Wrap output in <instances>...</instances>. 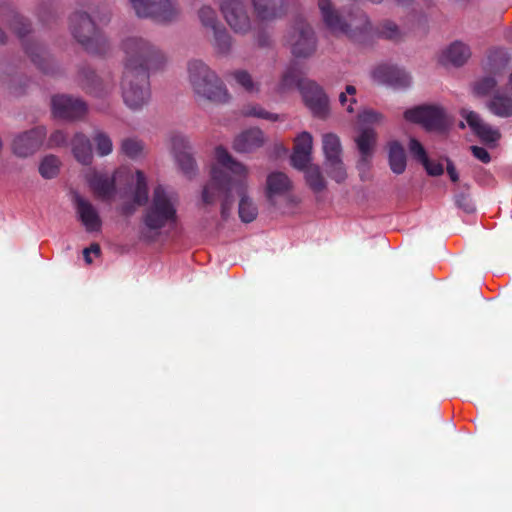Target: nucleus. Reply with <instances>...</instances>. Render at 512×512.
I'll list each match as a JSON object with an SVG mask.
<instances>
[{
	"instance_id": "nucleus-1",
	"label": "nucleus",
	"mask_w": 512,
	"mask_h": 512,
	"mask_svg": "<svg viewBox=\"0 0 512 512\" xmlns=\"http://www.w3.org/2000/svg\"><path fill=\"white\" fill-rule=\"evenodd\" d=\"M215 156L217 163L231 172L235 178L230 177L223 169L213 166L211 169V179L202 192L203 202L210 205L214 204L217 199H221V216L226 220L230 216L234 205L232 195L234 191L239 198V218L244 223L253 222L258 216V207L248 195V168L236 161L221 146L216 148Z\"/></svg>"
},
{
	"instance_id": "nucleus-2",
	"label": "nucleus",
	"mask_w": 512,
	"mask_h": 512,
	"mask_svg": "<svg viewBox=\"0 0 512 512\" xmlns=\"http://www.w3.org/2000/svg\"><path fill=\"white\" fill-rule=\"evenodd\" d=\"M177 196L162 185L154 188L151 201L141 217L139 238L145 242H154L161 230L177 223Z\"/></svg>"
},
{
	"instance_id": "nucleus-3",
	"label": "nucleus",
	"mask_w": 512,
	"mask_h": 512,
	"mask_svg": "<svg viewBox=\"0 0 512 512\" xmlns=\"http://www.w3.org/2000/svg\"><path fill=\"white\" fill-rule=\"evenodd\" d=\"M122 49L125 54L124 71L149 75L151 71H157L166 63L165 54L152 42L140 37L130 36L123 40Z\"/></svg>"
},
{
	"instance_id": "nucleus-4",
	"label": "nucleus",
	"mask_w": 512,
	"mask_h": 512,
	"mask_svg": "<svg viewBox=\"0 0 512 512\" xmlns=\"http://www.w3.org/2000/svg\"><path fill=\"white\" fill-rule=\"evenodd\" d=\"M187 69L189 82L196 95L215 103L228 101L229 94L225 85L205 62L199 59L191 60Z\"/></svg>"
},
{
	"instance_id": "nucleus-5",
	"label": "nucleus",
	"mask_w": 512,
	"mask_h": 512,
	"mask_svg": "<svg viewBox=\"0 0 512 512\" xmlns=\"http://www.w3.org/2000/svg\"><path fill=\"white\" fill-rule=\"evenodd\" d=\"M69 27L74 39L93 54H103L107 50V40L97 29L91 16L83 11L74 12L69 18Z\"/></svg>"
},
{
	"instance_id": "nucleus-6",
	"label": "nucleus",
	"mask_w": 512,
	"mask_h": 512,
	"mask_svg": "<svg viewBox=\"0 0 512 512\" xmlns=\"http://www.w3.org/2000/svg\"><path fill=\"white\" fill-rule=\"evenodd\" d=\"M293 57L309 59L313 57L318 48V38L312 25L303 17H296L285 35Z\"/></svg>"
},
{
	"instance_id": "nucleus-7",
	"label": "nucleus",
	"mask_w": 512,
	"mask_h": 512,
	"mask_svg": "<svg viewBox=\"0 0 512 512\" xmlns=\"http://www.w3.org/2000/svg\"><path fill=\"white\" fill-rule=\"evenodd\" d=\"M122 97L124 103L133 110L142 108L150 98L149 75L123 72Z\"/></svg>"
},
{
	"instance_id": "nucleus-8",
	"label": "nucleus",
	"mask_w": 512,
	"mask_h": 512,
	"mask_svg": "<svg viewBox=\"0 0 512 512\" xmlns=\"http://www.w3.org/2000/svg\"><path fill=\"white\" fill-rule=\"evenodd\" d=\"M129 2L139 18L170 22L179 14L172 0H129Z\"/></svg>"
},
{
	"instance_id": "nucleus-9",
	"label": "nucleus",
	"mask_w": 512,
	"mask_h": 512,
	"mask_svg": "<svg viewBox=\"0 0 512 512\" xmlns=\"http://www.w3.org/2000/svg\"><path fill=\"white\" fill-rule=\"evenodd\" d=\"M322 149L325 155L324 165L327 174L336 182H343L347 173L341 158L342 147L339 137L333 133L323 135Z\"/></svg>"
},
{
	"instance_id": "nucleus-10",
	"label": "nucleus",
	"mask_w": 512,
	"mask_h": 512,
	"mask_svg": "<svg viewBox=\"0 0 512 512\" xmlns=\"http://www.w3.org/2000/svg\"><path fill=\"white\" fill-rule=\"evenodd\" d=\"M508 64L506 53L501 50L493 51L489 54L484 70L489 73L473 84V92L477 96H486L490 94L496 87L497 81L495 76L500 75Z\"/></svg>"
},
{
	"instance_id": "nucleus-11",
	"label": "nucleus",
	"mask_w": 512,
	"mask_h": 512,
	"mask_svg": "<svg viewBox=\"0 0 512 512\" xmlns=\"http://www.w3.org/2000/svg\"><path fill=\"white\" fill-rule=\"evenodd\" d=\"M404 118L412 123L421 124L428 131H443L447 127V118L441 107L421 105L404 112Z\"/></svg>"
},
{
	"instance_id": "nucleus-12",
	"label": "nucleus",
	"mask_w": 512,
	"mask_h": 512,
	"mask_svg": "<svg viewBox=\"0 0 512 512\" xmlns=\"http://www.w3.org/2000/svg\"><path fill=\"white\" fill-rule=\"evenodd\" d=\"M220 10L235 33L245 35L251 30V19L244 0H221Z\"/></svg>"
},
{
	"instance_id": "nucleus-13",
	"label": "nucleus",
	"mask_w": 512,
	"mask_h": 512,
	"mask_svg": "<svg viewBox=\"0 0 512 512\" xmlns=\"http://www.w3.org/2000/svg\"><path fill=\"white\" fill-rule=\"evenodd\" d=\"M47 131L43 126L17 134L11 143L12 153L19 158H27L35 154L43 145Z\"/></svg>"
},
{
	"instance_id": "nucleus-14",
	"label": "nucleus",
	"mask_w": 512,
	"mask_h": 512,
	"mask_svg": "<svg viewBox=\"0 0 512 512\" xmlns=\"http://www.w3.org/2000/svg\"><path fill=\"white\" fill-rule=\"evenodd\" d=\"M306 106L320 118L328 114L329 100L323 88L315 81L309 80L301 85L300 91Z\"/></svg>"
},
{
	"instance_id": "nucleus-15",
	"label": "nucleus",
	"mask_w": 512,
	"mask_h": 512,
	"mask_svg": "<svg viewBox=\"0 0 512 512\" xmlns=\"http://www.w3.org/2000/svg\"><path fill=\"white\" fill-rule=\"evenodd\" d=\"M55 117L62 119H79L87 112V105L79 98L68 95H56L51 100Z\"/></svg>"
},
{
	"instance_id": "nucleus-16",
	"label": "nucleus",
	"mask_w": 512,
	"mask_h": 512,
	"mask_svg": "<svg viewBox=\"0 0 512 512\" xmlns=\"http://www.w3.org/2000/svg\"><path fill=\"white\" fill-rule=\"evenodd\" d=\"M318 7L325 28L334 36H343L347 31L346 22L330 0H318Z\"/></svg>"
},
{
	"instance_id": "nucleus-17",
	"label": "nucleus",
	"mask_w": 512,
	"mask_h": 512,
	"mask_svg": "<svg viewBox=\"0 0 512 512\" xmlns=\"http://www.w3.org/2000/svg\"><path fill=\"white\" fill-rule=\"evenodd\" d=\"M376 81L396 88H405L410 85L411 77L403 69L389 64L379 65L373 71Z\"/></svg>"
},
{
	"instance_id": "nucleus-18",
	"label": "nucleus",
	"mask_w": 512,
	"mask_h": 512,
	"mask_svg": "<svg viewBox=\"0 0 512 512\" xmlns=\"http://www.w3.org/2000/svg\"><path fill=\"white\" fill-rule=\"evenodd\" d=\"M346 26L347 31L343 32V36L358 42L364 41L373 31L368 16L359 9L349 14Z\"/></svg>"
},
{
	"instance_id": "nucleus-19",
	"label": "nucleus",
	"mask_w": 512,
	"mask_h": 512,
	"mask_svg": "<svg viewBox=\"0 0 512 512\" xmlns=\"http://www.w3.org/2000/svg\"><path fill=\"white\" fill-rule=\"evenodd\" d=\"M256 17L261 21H273L284 17L288 0H250Z\"/></svg>"
},
{
	"instance_id": "nucleus-20",
	"label": "nucleus",
	"mask_w": 512,
	"mask_h": 512,
	"mask_svg": "<svg viewBox=\"0 0 512 512\" xmlns=\"http://www.w3.org/2000/svg\"><path fill=\"white\" fill-rule=\"evenodd\" d=\"M171 144L180 169L185 175L192 177L195 172V161L190 153L191 147L187 138L182 135H174Z\"/></svg>"
},
{
	"instance_id": "nucleus-21",
	"label": "nucleus",
	"mask_w": 512,
	"mask_h": 512,
	"mask_svg": "<svg viewBox=\"0 0 512 512\" xmlns=\"http://www.w3.org/2000/svg\"><path fill=\"white\" fill-rule=\"evenodd\" d=\"M74 203L79 220L88 232H97L101 229L102 221L96 208L86 199L76 194Z\"/></svg>"
},
{
	"instance_id": "nucleus-22",
	"label": "nucleus",
	"mask_w": 512,
	"mask_h": 512,
	"mask_svg": "<svg viewBox=\"0 0 512 512\" xmlns=\"http://www.w3.org/2000/svg\"><path fill=\"white\" fill-rule=\"evenodd\" d=\"M461 116L466 120L469 127L481 141L485 143H495L500 139V132L484 123L476 112L462 109Z\"/></svg>"
},
{
	"instance_id": "nucleus-23",
	"label": "nucleus",
	"mask_w": 512,
	"mask_h": 512,
	"mask_svg": "<svg viewBox=\"0 0 512 512\" xmlns=\"http://www.w3.org/2000/svg\"><path fill=\"white\" fill-rule=\"evenodd\" d=\"M292 189V182L283 172H272L267 176L265 195L271 205H276V198L284 196Z\"/></svg>"
},
{
	"instance_id": "nucleus-24",
	"label": "nucleus",
	"mask_w": 512,
	"mask_h": 512,
	"mask_svg": "<svg viewBox=\"0 0 512 512\" xmlns=\"http://www.w3.org/2000/svg\"><path fill=\"white\" fill-rule=\"evenodd\" d=\"M88 182L95 197L103 201L111 200L116 193V179L107 173H95Z\"/></svg>"
},
{
	"instance_id": "nucleus-25",
	"label": "nucleus",
	"mask_w": 512,
	"mask_h": 512,
	"mask_svg": "<svg viewBox=\"0 0 512 512\" xmlns=\"http://www.w3.org/2000/svg\"><path fill=\"white\" fill-rule=\"evenodd\" d=\"M264 142L263 132L258 128H251L235 138L233 148L239 153H250L262 147Z\"/></svg>"
},
{
	"instance_id": "nucleus-26",
	"label": "nucleus",
	"mask_w": 512,
	"mask_h": 512,
	"mask_svg": "<svg viewBox=\"0 0 512 512\" xmlns=\"http://www.w3.org/2000/svg\"><path fill=\"white\" fill-rule=\"evenodd\" d=\"M308 81L302 77V71L297 62H291L283 72L281 79L278 84V91L281 93L291 91L293 89H299L301 91V85Z\"/></svg>"
},
{
	"instance_id": "nucleus-27",
	"label": "nucleus",
	"mask_w": 512,
	"mask_h": 512,
	"mask_svg": "<svg viewBox=\"0 0 512 512\" xmlns=\"http://www.w3.org/2000/svg\"><path fill=\"white\" fill-rule=\"evenodd\" d=\"M80 78L86 92L95 97H103L109 92V86L104 85L95 71L90 67H83L80 70Z\"/></svg>"
},
{
	"instance_id": "nucleus-28",
	"label": "nucleus",
	"mask_w": 512,
	"mask_h": 512,
	"mask_svg": "<svg viewBox=\"0 0 512 512\" xmlns=\"http://www.w3.org/2000/svg\"><path fill=\"white\" fill-rule=\"evenodd\" d=\"M471 56V50L468 45L460 41H455L445 49L442 54V62L450 63L453 66L460 67L464 65Z\"/></svg>"
},
{
	"instance_id": "nucleus-29",
	"label": "nucleus",
	"mask_w": 512,
	"mask_h": 512,
	"mask_svg": "<svg viewBox=\"0 0 512 512\" xmlns=\"http://www.w3.org/2000/svg\"><path fill=\"white\" fill-rule=\"evenodd\" d=\"M388 160L393 173L397 175L404 173L407 157L404 147L398 141H391L389 143Z\"/></svg>"
},
{
	"instance_id": "nucleus-30",
	"label": "nucleus",
	"mask_w": 512,
	"mask_h": 512,
	"mask_svg": "<svg viewBox=\"0 0 512 512\" xmlns=\"http://www.w3.org/2000/svg\"><path fill=\"white\" fill-rule=\"evenodd\" d=\"M72 152L78 162L88 165L92 162V147L90 140L81 133H77L72 140Z\"/></svg>"
},
{
	"instance_id": "nucleus-31",
	"label": "nucleus",
	"mask_w": 512,
	"mask_h": 512,
	"mask_svg": "<svg viewBox=\"0 0 512 512\" xmlns=\"http://www.w3.org/2000/svg\"><path fill=\"white\" fill-rule=\"evenodd\" d=\"M211 41L212 47L218 55L228 56L233 47V38L224 26H221L214 31Z\"/></svg>"
},
{
	"instance_id": "nucleus-32",
	"label": "nucleus",
	"mask_w": 512,
	"mask_h": 512,
	"mask_svg": "<svg viewBox=\"0 0 512 512\" xmlns=\"http://www.w3.org/2000/svg\"><path fill=\"white\" fill-rule=\"evenodd\" d=\"M23 46L31 61L44 73H50V60L44 48L30 42H23Z\"/></svg>"
},
{
	"instance_id": "nucleus-33",
	"label": "nucleus",
	"mask_w": 512,
	"mask_h": 512,
	"mask_svg": "<svg viewBox=\"0 0 512 512\" xmlns=\"http://www.w3.org/2000/svg\"><path fill=\"white\" fill-rule=\"evenodd\" d=\"M487 107L491 113L498 117L507 118L512 116V98L497 91Z\"/></svg>"
},
{
	"instance_id": "nucleus-34",
	"label": "nucleus",
	"mask_w": 512,
	"mask_h": 512,
	"mask_svg": "<svg viewBox=\"0 0 512 512\" xmlns=\"http://www.w3.org/2000/svg\"><path fill=\"white\" fill-rule=\"evenodd\" d=\"M355 141L361 154L360 162L366 163L372 156L373 147L376 142V133L371 128H365L361 131Z\"/></svg>"
},
{
	"instance_id": "nucleus-35",
	"label": "nucleus",
	"mask_w": 512,
	"mask_h": 512,
	"mask_svg": "<svg viewBox=\"0 0 512 512\" xmlns=\"http://www.w3.org/2000/svg\"><path fill=\"white\" fill-rule=\"evenodd\" d=\"M374 34L392 42H399L404 38V32L392 20L386 19L377 24L374 29Z\"/></svg>"
},
{
	"instance_id": "nucleus-36",
	"label": "nucleus",
	"mask_w": 512,
	"mask_h": 512,
	"mask_svg": "<svg viewBox=\"0 0 512 512\" xmlns=\"http://www.w3.org/2000/svg\"><path fill=\"white\" fill-rule=\"evenodd\" d=\"M303 172L306 183L313 192L320 193L326 189V181L318 165L312 164Z\"/></svg>"
},
{
	"instance_id": "nucleus-37",
	"label": "nucleus",
	"mask_w": 512,
	"mask_h": 512,
	"mask_svg": "<svg viewBox=\"0 0 512 512\" xmlns=\"http://www.w3.org/2000/svg\"><path fill=\"white\" fill-rule=\"evenodd\" d=\"M133 200L139 206H143L148 202V185L145 174L137 170L136 171V184L133 191Z\"/></svg>"
},
{
	"instance_id": "nucleus-38",
	"label": "nucleus",
	"mask_w": 512,
	"mask_h": 512,
	"mask_svg": "<svg viewBox=\"0 0 512 512\" xmlns=\"http://www.w3.org/2000/svg\"><path fill=\"white\" fill-rule=\"evenodd\" d=\"M198 18L202 26L211 31L223 26L218 19L216 11L208 5H204L199 9Z\"/></svg>"
},
{
	"instance_id": "nucleus-39",
	"label": "nucleus",
	"mask_w": 512,
	"mask_h": 512,
	"mask_svg": "<svg viewBox=\"0 0 512 512\" xmlns=\"http://www.w3.org/2000/svg\"><path fill=\"white\" fill-rule=\"evenodd\" d=\"M59 159L54 155L45 156L39 166V173L45 179H52L59 172Z\"/></svg>"
},
{
	"instance_id": "nucleus-40",
	"label": "nucleus",
	"mask_w": 512,
	"mask_h": 512,
	"mask_svg": "<svg viewBox=\"0 0 512 512\" xmlns=\"http://www.w3.org/2000/svg\"><path fill=\"white\" fill-rule=\"evenodd\" d=\"M237 84L243 87L247 92H258L259 86L252 79V76L246 70H236L231 73Z\"/></svg>"
},
{
	"instance_id": "nucleus-41",
	"label": "nucleus",
	"mask_w": 512,
	"mask_h": 512,
	"mask_svg": "<svg viewBox=\"0 0 512 512\" xmlns=\"http://www.w3.org/2000/svg\"><path fill=\"white\" fill-rule=\"evenodd\" d=\"M96 145V151L99 156L109 155L113 150L111 138L102 131H97L93 136Z\"/></svg>"
},
{
	"instance_id": "nucleus-42",
	"label": "nucleus",
	"mask_w": 512,
	"mask_h": 512,
	"mask_svg": "<svg viewBox=\"0 0 512 512\" xmlns=\"http://www.w3.org/2000/svg\"><path fill=\"white\" fill-rule=\"evenodd\" d=\"M10 27L21 39H24L31 30L30 22L25 17L18 14L12 17Z\"/></svg>"
},
{
	"instance_id": "nucleus-43",
	"label": "nucleus",
	"mask_w": 512,
	"mask_h": 512,
	"mask_svg": "<svg viewBox=\"0 0 512 512\" xmlns=\"http://www.w3.org/2000/svg\"><path fill=\"white\" fill-rule=\"evenodd\" d=\"M122 152L129 158L135 159L141 155L143 150L142 143L134 138H127L123 140L121 145Z\"/></svg>"
},
{
	"instance_id": "nucleus-44",
	"label": "nucleus",
	"mask_w": 512,
	"mask_h": 512,
	"mask_svg": "<svg viewBox=\"0 0 512 512\" xmlns=\"http://www.w3.org/2000/svg\"><path fill=\"white\" fill-rule=\"evenodd\" d=\"M243 115L257 117V118L266 119V120H270V121H277L279 118L277 114L270 113V112L264 110L259 105H249V106L245 107L243 109Z\"/></svg>"
},
{
	"instance_id": "nucleus-45",
	"label": "nucleus",
	"mask_w": 512,
	"mask_h": 512,
	"mask_svg": "<svg viewBox=\"0 0 512 512\" xmlns=\"http://www.w3.org/2000/svg\"><path fill=\"white\" fill-rule=\"evenodd\" d=\"M312 136L308 132H302L296 139L293 151L311 154L312 152Z\"/></svg>"
},
{
	"instance_id": "nucleus-46",
	"label": "nucleus",
	"mask_w": 512,
	"mask_h": 512,
	"mask_svg": "<svg viewBox=\"0 0 512 512\" xmlns=\"http://www.w3.org/2000/svg\"><path fill=\"white\" fill-rule=\"evenodd\" d=\"M311 161V154L308 153H302V152H295L293 151L291 155V164L294 168L304 171L308 168V166L312 165L310 163Z\"/></svg>"
},
{
	"instance_id": "nucleus-47",
	"label": "nucleus",
	"mask_w": 512,
	"mask_h": 512,
	"mask_svg": "<svg viewBox=\"0 0 512 512\" xmlns=\"http://www.w3.org/2000/svg\"><path fill=\"white\" fill-rule=\"evenodd\" d=\"M409 150L412 156L420 163L427 161V153L423 145L415 138H411L409 142Z\"/></svg>"
},
{
	"instance_id": "nucleus-48",
	"label": "nucleus",
	"mask_w": 512,
	"mask_h": 512,
	"mask_svg": "<svg viewBox=\"0 0 512 512\" xmlns=\"http://www.w3.org/2000/svg\"><path fill=\"white\" fill-rule=\"evenodd\" d=\"M455 204L458 208L462 209L465 213L471 214L475 211V206L466 193H458L455 195Z\"/></svg>"
},
{
	"instance_id": "nucleus-49",
	"label": "nucleus",
	"mask_w": 512,
	"mask_h": 512,
	"mask_svg": "<svg viewBox=\"0 0 512 512\" xmlns=\"http://www.w3.org/2000/svg\"><path fill=\"white\" fill-rule=\"evenodd\" d=\"M355 93H356V88L353 85H347L345 92H342L339 95V101H340L341 105L345 106L347 104V102H348L347 94L350 96H354ZM355 102H356V100L353 97L349 100V104L347 105V108H346V110L349 113H352L354 111L353 104Z\"/></svg>"
},
{
	"instance_id": "nucleus-50",
	"label": "nucleus",
	"mask_w": 512,
	"mask_h": 512,
	"mask_svg": "<svg viewBox=\"0 0 512 512\" xmlns=\"http://www.w3.org/2000/svg\"><path fill=\"white\" fill-rule=\"evenodd\" d=\"M358 119L363 124L377 123L382 119V115L374 110H364L358 115Z\"/></svg>"
},
{
	"instance_id": "nucleus-51",
	"label": "nucleus",
	"mask_w": 512,
	"mask_h": 512,
	"mask_svg": "<svg viewBox=\"0 0 512 512\" xmlns=\"http://www.w3.org/2000/svg\"><path fill=\"white\" fill-rule=\"evenodd\" d=\"M421 164L424 166L427 173L431 176H440L444 172V168L441 163L432 162L429 158H427V161H423Z\"/></svg>"
},
{
	"instance_id": "nucleus-52",
	"label": "nucleus",
	"mask_w": 512,
	"mask_h": 512,
	"mask_svg": "<svg viewBox=\"0 0 512 512\" xmlns=\"http://www.w3.org/2000/svg\"><path fill=\"white\" fill-rule=\"evenodd\" d=\"M470 149H471L473 156L475 158H477L478 160H480L482 163L490 162V160H491L490 154L485 148L479 147V146H471Z\"/></svg>"
},
{
	"instance_id": "nucleus-53",
	"label": "nucleus",
	"mask_w": 512,
	"mask_h": 512,
	"mask_svg": "<svg viewBox=\"0 0 512 512\" xmlns=\"http://www.w3.org/2000/svg\"><path fill=\"white\" fill-rule=\"evenodd\" d=\"M67 137L65 133L61 130H57L53 132L49 137V145L51 147L61 146L66 143Z\"/></svg>"
},
{
	"instance_id": "nucleus-54",
	"label": "nucleus",
	"mask_w": 512,
	"mask_h": 512,
	"mask_svg": "<svg viewBox=\"0 0 512 512\" xmlns=\"http://www.w3.org/2000/svg\"><path fill=\"white\" fill-rule=\"evenodd\" d=\"M136 206H139L138 204H136L134 202V200L132 202H125L122 204L120 210H121V213L125 216H131L135 213L136 211Z\"/></svg>"
},
{
	"instance_id": "nucleus-55",
	"label": "nucleus",
	"mask_w": 512,
	"mask_h": 512,
	"mask_svg": "<svg viewBox=\"0 0 512 512\" xmlns=\"http://www.w3.org/2000/svg\"><path fill=\"white\" fill-rule=\"evenodd\" d=\"M447 173L451 179L452 182H457L459 180L458 172L453 164V162L449 159H447V167H446Z\"/></svg>"
},
{
	"instance_id": "nucleus-56",
	"label": "nucleus",
	"mask_w": 512,
	"mask_h": 512,
	"mask_svg": "<svg viewBox=\"0 0 512 512\" xmlns=\"http://www.w3.org/2000/svg\"><path fill=\"white\" fill-rule=\"evenodd\" d=\"M257 43L260 47H266L269 45V38L265 34H259L257 37Z\"/></svg>"
},
{
	"instance_id": "nucleus-57",
	"label": "nucleus",
	"mask_w": 512,
	"mask_h": 512,
	"mask_svg": "<svg viewBox=\"0 0 512 512\" xmlns=\"http://www.w3.org/2000/svg\"><path fill=\"white\" fill-rule=\"evenodd\" d=\"M87 249H90V253H94L95 255L100 254V246L97 243L91 244Z\"/></svg>"
},
{
	"instance_id": "nucleus-58",
	"label": "nucleus",
	"mask_w": 512,
	"mask_h": 512,
	"mask_svg": "<svg viewBox=\"0 0 512 512\" xmlns=\"http://www.w3.org/2000/svg\"><path fill=\"white\" fill-rule=\"evenodd\" d=\"M83 255H84V259H85L86 263H88V264L92 263V258L90 256V249L85 248L83 250Z\"/></svg>"
},
{
	"instance_id": "nucleus-59",
	"label": "nucleus",
	"mask_w": 512,
	"mask_h": 512,
	"mask_svg": "<svg viewBox=\"0 0 512 512\" xmlns=\"http://www.w3.org/2000/svg\"><path fill=\"white\" fill-rule=\"evenodd\" d=\"M6 34L4 31L0 28V44H4L6 42Z\"/></svg>"
},
{
	"instance_id": "nucleus-60",
	"label": "nucleus",
	"mask_w": 512,
	"mask_h": 512,
	"mask_svg": "<svg viewBox=\"0 0 512 512\" xmlns=\"http://www.w3.org/2000/svg\"><path fill=\"white\" fill-rule=\"evenodd\" d=\"M396 1L400 5H407L410 3L411 0H396Z\"/></svg>"
},
{
	"instance_id": "nucleus-61",
	"label": "nucleus",
	"mask_w": 512,
	"mask_h": 512,
	"mask_svg": "<svg viewBox=\"0 0 512 512\" xmlns=\"http://www.w3.org/2000/svg\"><path fill=\"white\" fill-rule=\"evenodd\" d=\"M101 22H105V21H108L109 18H108V14L104 15L102 18L99 19Z\"/></svg>"
}]
</instances>
